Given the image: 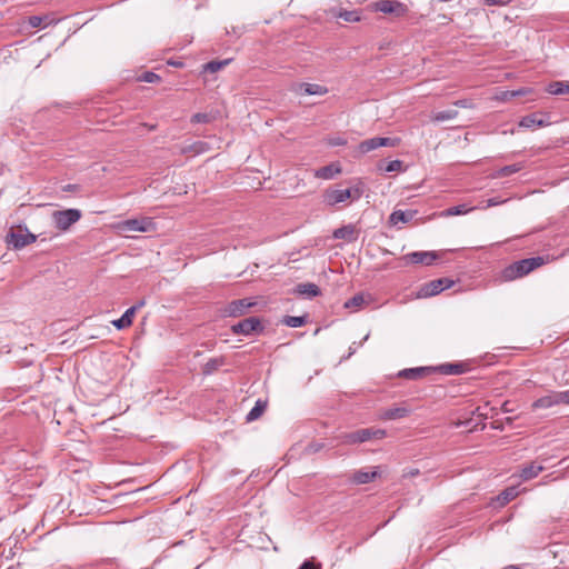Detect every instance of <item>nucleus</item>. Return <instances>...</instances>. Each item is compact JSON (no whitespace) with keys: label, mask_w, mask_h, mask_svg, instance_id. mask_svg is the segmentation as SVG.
Here are the masks:
<instances>
[{"label":"nucleus","mask_w":569,"mask_h":569,"mask_svg":"<svg viewBox=\"0 0 569 569\" xmlns=\"http://www.w3.org/2000/svg\"><path fill=\"white\" fill-rule=\"evenodd\" d=\"M341 172V168L338 164L330 163L321 167L315 172V177L323 180H330Z\"/></svg>","instance_id":"aec40b11"},{"label":"nucleus","mask_w":569,"mask_h":569,"mask_svg":"<svg viewBox=\"0 0 569 569\" xmlns=\"http://www.w3.org/2000/svg\"><path fill=\"white\" fill-rule=\"evenodd\" d=\"M42 22H43V18L40 17V16H31L29 17V24L32 27V28H39L42 26Z\"/></svg>","instance_id":"79ce46f5"},{"label":"nucleus","mask_w":569,"mask_h":569,"mask_svg":"<svg viewBox=\"0 0 569 569\" xmlns=\"http://www.w3.org/2000/svg\"><path fill=\"white\" fill-rule=\"evenodd\" d=\"M379 476L378 467L371 471L356 470L349 477V480L355 485H366L373 481Z\"/></svg>","instance_id":"2eb2a0df"},{"label":"nucleus","mask_w":569,"mask_h":569,"mask_svg":"<svg viewBox=\"0 0 569 569\" xmlns=\"http://www.w3.org/2000/svg\"><path fill=\"white\" fill-rule=\"evenodd\" d=\"M299 569H321L319 565H316L311 560H306L302 562Z\"/></svg>","instance_id":"de8ad7c7"},{"label":"nucleus","mask_w":569,"mask_h":569,"mask_svg":"<svg viewBox=\"0 0 569 569\" xmlns=\"http://www.w3.org/2000/svg\"><path fill=\"white\" fill-rule=\"evenodd\" d=\"M518 495L519 490L517 487H508L498 496L497 499L501 505H506L513 500Z\"/></svg>","instance_id":"c85d7f7f"},{"label":"nucleus","mask_w":569,"mask_h":569,"mask_svg":"<svg viewBox=\"0 0 569 569\" xmlns=\"http://www.w3.org/2000/svg\"><path fill=\"white\" fill-rule=\"evenodd\" d=\"M371 437L376 439H382L386 437V430L371 428Z\"/></svg>","instance_id":"49530a36"},{"label":"nucleus","mask_w":569,"mask_h":569,"mask_svg":"<svg viewBox=\"0 0 569 569\" xmlns=\"http://www.w3.org/2000/svg\"><path fill=\"white\" fill-rule=\"evenodd\" d=\"M510 0H483L486 6H506Z\"/></svg>","instance_id":"a18cd8bd"},{"label":"nucleus","mask_w":569,"mask_h":569,"mask_svg":"<svg viewBox=\"0 0 569 569\" xmlns=\"http://www.w3.org/2000/svg\"><path fill=\"white\" fill-rule=\"evenodd\" d=\"M416 211H402L396 210L389 217L391 224H398L399 222L407 223L413 219Z\"/></svg>","instance_id":"b1692460"},{"label":"nucleus","mask_w":569,"mask_h":569,"mask_svg":"<svg viewBox=\"0 0 569 569\" xmlns=\"http://www.w3.org/2000/svg\"><path fill=\"white\" fill-rule=\"evenodd\" d=\"M372 9L395 18L403 17L408 12V7L399 0H379L372 3Z\"/></svg>","instance_id":"423d86ee"},{"label":"nucleus","mask_w":569,"mask_h":569,"mask_svg":"<svg viewBox=\"0 0 569 569\" xmlns=\"http://www.w3.org/2000/svg\"><path fill=\"white\" fill-rule=\"evenodd\" d=\"M543 263L545 260L542 257L526 258L507 266L502 270L501 277L506 281H511L527 276L529 272L533 271L536 268L542 266Z\"/></svg>","instance_id":"f257e3e1"},{"label":"nucleus","mask_w":569,"mask_h":569,"mask_svg":"<svg viewBox=\"0 0 569 569\" xmlns=\"http://www.w3.org/2000/svg\"><path fill=\"white\" fill-rule=\"evenodd\" d=\"M231 331L234 335L249 336V335L254 333V332H262L263 331V326H262V323H261L259 318H257V317H249V318H246V319L239 321L238 323H234L231 327Z\"/></svg>","instance_id":"1a4fd4ad"},{"label":"nucleus","mask_w":569,"mask_h":569,"mask_svg":"<svg viewBox=\"0 0 569 569\" xmlns=\"http://www.w3.org/2000/svg\"><path fill=\"white\" fill-rule=\"evenodd\" d=\"M506 201H507L506 199H501L499 197L490 198V199H488L485 208L496 207V206L505 203Z\"/></svg>","instance_id":"37998d69"},{"label":"nucleus","mask_w":569,"mask_h":569,"mask_svg":"<svg viewBox=\"0 0 569 569\" xmlns=\"http://www.w3.org/2000/svg\"><path fill=\"white\" fill-rule=\"evenodd\" d=\"M204 142H201V141H198L196 143L192 144L191 149L196 152V153H200L203 151V147H204Z\"/></svg>","instance_id":"09e8293b"},{"label":"nucleus","mask_w":569,"mask_h":569,"mask_svg":"<svg viewBox=\"0 0 569 569\" xmlns=\"http://www.w3.org/2000/svg\"><path fill=\"white\" fill-rule=\"evenodd\" d=\"M144 305V301H140L138 305L130 307L124 311V313L117 320L112 321V325L118 329L122 330L132 325L133 317L142 306Z\"/></svg>","instance_id":"4468645a"},{"label":"nucleus","mask_w":569,"mask_h":569,"mask_svg":"<svg viewBox=\"0 0 569 569\" xmlns=\"http://www.w3.org/2000/svg\"><path fill=\"white\" fill-rule=\"evenodd\" d=\"M295 292L306 298H313L320 295V288L312 282L298 283L295 288Z\"/></svg>","instance_id":"6ab92c4d"},{"label":"nucleus","mask_w":569,"mask_h":569,"mask_svg":"<svg viewBox=\"0 0 569 569\" xmlns=\"http://www.w3.org/2000/svg\"><path fill=\"white\" fill-rule=\"evenodd\" d=\"M141 80L148 83H154L160 81V76L154 72L148 71L142 74Z\"/></svg>","instance_id":"ea45409f"},{"label":"nucleus","mask_w":569,"mask_h":569,"mask_svg":"<svg viewBox=\"0 0 569 569\" xmlns=\"http://www.w3.org/2000/svg\"><path fill=\"white\" fill-rule=\"evenodd\" d=\"M453 284V281L448 278H440L432 280L428 283L422 284L419 288V291L417 293L418 298H429L436 295H439L445 289L450 288Z\"/></svg>","instance_id":"0eeeda50"},{"label":"nucleus","mask_w":569,"mask_h":569,"mask_svg":"<svg viewBox=\"0 0 569 569\" xmlns=\"http://www.w3.org/2000/svg\"><path fill=\"white\" fill-rule=\"evenodd\" d=\"M307 322L306 316H286L282 320V323L290 328H299Z\"/></svg>","instance_id":"c756f323"},{"label":"nucleus","mask_w":569,"mask_h":569,"mask_svg":"<svg viewBox=\"0 0 569 569\" xmlns=\"http://www.w3.org/2000/svg\"><path fill=\"white\" fill-rule=\"evenodd\" d=\"M408 413H409V410L407 408H403V407L391 408V409H388L383 413V418L388 419V420H393V419L403 418V417L408 416Z\"/></svg>","instance_id":"7c9ffc66"},{"label":"nucleus","mask_w":569,"mask_h":569,"mask_svg":"<svg viewBox=\"0 0 569 569\" xmlns=\"http://www.w3.org/2000/svg\"><path fill=\"white\" fill-rule=\"evenodd\" d=\"M550 124L549 117L541 112H532L521 118L519 127L533 129L537 127H546Z\"/></svg>","instance_id":"ddd939ff"},{"label":"nucleus","mask_w":569,"mask_h":569,"mask_svg":"<svg viewBox=\"0 0 569 569\" xmlns=\"http://www.w3.org/2000/svg\"><path fill=\"white\" fill-rule=\"evenodd\" d=\"M402 166H403L402 161L392 160V161L388 162V164L385 168V171L386 172L400 171L402 169Z\"/></svg>","instance_id":"58836bf2"},{"label":"nucleus","mask_w":569,"mask_h":569,"mask_svg":"<svg viewBox=\"0 0 569 569\" xmlns=\"http://www.w3.org/2000/svg\"><path fill=\"white\" fill-rule=\"evenodd\" d=\"M558 405H563L561 391H550L532 402V409H549Z\"/></svg>","instance_id":"f8f14e48"},{"label":"nucleus","mask_w":569,"mask_h":569,"mask_svg":"<svg viewBox=\"0 0 569 569\" xmlns=\"http://www.w3.org/2000/svg\"><path fill=\"white\" fill-rule=\"evenodd\" d=\"M416 473H419V470L412 471L411 476H415Z\"/></svg>","instance_id":"603ef678"},{"label":"nucleus","mask_w":569,"mask_h":569,"mask_svg":"<svg viewBox=\"0 0 569 569\" xmlns=\"http://www.w3.org/2000/svg\"><path fill=\"white\" fill-rule=\"evenodd\" d=\"M254 305L256 302L247 298L233 300L224 307L223 315L226 317H240L244 315L247 310L253 307Z\"/></svg>","instance_id":"9b49d317"},{"label":"nucleus","mask_w":569,"mask_h":569,"mask_svg":"<svg viewBox=\"0 0 569 569\" xmlns=\"http://www.w3.org/2000/svg\"><path fill=\"white\" fill-rule=\"evenodd\" d=\"M453 104L457 107H460V108H472L473 107V103L469 99L457 100V101H455Z\"/></svg>","instance_id":"c03bdc74"},{"label":"nucleus","mask_w":569,"mask_h":569,"mask_svg":"<svg viewBox=\"0 0 569 569\" xmlns=\"http://www.w3.org/2000/svg\"><path fill=\"white\" fill-rule=\"evenodd\" d=\"M543 470L545 467L542 465H539L537 462H530L529 465H525L521 467L519 477L523 481H528L530 479L536 478Z\"/></svg>","instance_id":"f3484780"},{"label":"nucleus","mask_w":569,"mask_h":569,"mask_svg":"<svg viewBox=\"0 0 569 569\" xmlns=\"http://www.w3.org/2000/svg\"><path fill=\"white\" fill-rule=\"evenodd\" d=\"M416 473H419V470L412 471L411 476H415Z\"/></svg>","instance_id":"3c124183"},{"label":"nucleus","mask_w":569,"mask_h":569,"mask_svg":"<svg viewBox=\"0 0 569 569\" xmlns=\"http://www.w3.org/2000/svg\"><path fill=\"white\" fill-rule=\"evenodd\" d=\"M266 402H262L261 400H258L254 405V407L248 412L247 415V421H254L257 420L264 411L266 409Z\"/></svg>","instance_id":"2f4dec72"},{"label":"nucleus","mask_w":569,"mask_h":569,"mask_svg":"<svg viewBox=\"0 0 569 569\" xmlns=\"http://www.w3.org/2000/svg\"><path fill=\"white\" fill-rule=\"evenodd\" d=\"M437 259L438 254L433 251H415L401 257V261L405 266L410 263L431 266Z\"/></svg>","instance_id":"9d476101"},{"label":"nucleus","mask_w":569,"mask_h":569,"mask_svg":"<svg viewBox=\"0 0 569 569\" xmlns=\"http://www.w3.org/2000/svg\"><path fill=\"white\" fill-rule=\"evenodd\" d=\"M303 92L309 96H323L328 92V89L317 83H303L301 84Z\"/></svg>","instance_id":"a878e982"},{"label":"nucleus","mask_w":569,"mask_h":569,"mask_svg":"<svg viewBox=\"0 0 569 569\" xmlns=\"http://www.w3.org/2000/svg\"><path fill=\"white\" fill-rule=\"evenodd\" d=\"M120 232H152L156 231V222L150 217L128 219L117 224Z\"/></svg>","instance_id":"20e7f679"},{"label":"nucleus","mask_w":569,"mask_h":569,"mask_svg":"<svg viewBox=\"0 0 569 569\" xmlns=\"http://www.w3.org/2000/svg\"><path fill=\"white\" fill-rule=\"evenodd\" d=\"M365 302H366V300L362 295H356L345 302V307L348 309H350V308L357 309V308L362 307L365 305Z\"/></svg>","instance_id":"f704fd0d"},{"label":"nucleus","mask_w":569,"mask_h":569,"mask_svg":"<svg viewBox=\"0 0 569 569\" xmlns=\"http://www.w3.org/2000/svg\"><path fill=\"white\" fill-rule=\"evenodd\" d=\"M466 370V365L463 363H443L437 368H433V371H439L442 375L447 376H456L461 375Z\"/></svg>","instance_id":"412c9836"},{"label":"nucleus","mask_w":569,"mask_h":569,"mask_svg":"<svg viewBox=\"0 0 569 569\" xmlns=\"http://www.w3.org/2000/svg\"><path fill=\"white\" fill-rule=\"evenodd\" d=\"M224 365L226 358L223 356L211 358L202 366V373L204 376H210L218 371Z\"/></svg>","instance_id":"4be33fe9"},{"label":"nucleus","mask_w":569,"mask_h":569,"mask_svg":"<svg viewBox=\"0 0 569 569\" xmlns=\"http://www.w3.org/2000/svg\"><path fill=\"white\" fill-rule=\"evenodd\" d=\"M216 119L212 112H198L191 117L192 123H209Z\"/></svg>","instance_id":"72a5a7b5"},{"label":"nucleus","mask_w":569,"mask_h":569,"mask_svg":"<svg viewBox=\"0 0 569 569\" xmlns=\"http://www.w3.org/2000/svg\"><path fill=\"white\" fill-rule=\"evenodd\" d=\"M228 63H229V60L210 61L204 66V70L213 73V72L219 71L222 67L227 66Z\"/></svg>","instance_id":"e433bc0d"},{"label":"nucleus","mask_w":569,"mask_h":569,"mask_svg":"<svg viewBox=\"0 0 569 569\" xmlns=\"http://www.w3.org/2000/svg\"><path fill=\"white\" fill-rule=\"evenodd\" d=\"M561 393H562L563 405H569V389L566 391H561Z\"/></svg>","instance_id":"8fccbe9b"},{"label":"nucleus","mask_w":569,"mask_h":569,"mask_svg":"<svg viewBox=\"0 0 569 569\" xmlns=\"http://www.w3.org/2000/svg\"><path fill=\"white\" fill-rule=\"evenodd\" d=\"M399 141L398 138L373 137L361 141L358 149L360 153L365 154L380 147H396Z\"/></svg>","instance_id":"6e6552de"},{"label":"nucleus","mask_w":569,"mask_h":569,"mask_svg":"<svg viewBox=\"0 0 569 569\" xmlns=\"http://www.w3.org/2000/svg\"><path fill=\"white\" fill-rule=\"evenodd\" d=\"M372 439L371 428L360 429L343 436V442L348 445L361 443Z\"/></svg>","instance_id":"dca6fc26"},{"label":"nucleus","mask_w":569,"mask_h":569,"mask_svg":"<svg viewBox=\"0 0 569 569\" xmlns=\"http://www.w3.org/2000/svg\"><path fill=\"white\" fill-rule=\"evenodd\" d=\"M522 169V166L519 164V163H513V164H509V166H505L502 167L499 171H498V174L500 177H508L512 173H516L518 171H520Z\"/></svg>","instance_id":"c9c22d12"},{"label":"nucleus","mask_w":569,"mask_h":569,"mask_svg":"<svg viewBox=\"0 0 569 569\" xmlns=\"http://www.w3.org/2000/svg\"><path fill=\"white\" fill-rule=\"evenodd\" d=\"M457 116H458L457 110L448 109V110H443V111L433 112L431 114V120L435 122H442V121L455 119V118H457Z\"/></svg>","instance_id":"bb28decb"},{"label":"nucleus","mask_w":569,"mask_h":569,"mask_svg":"<svg viewBox=\"0 0 569 569\" xmlns=\"http://www.w3.org/2000/svg\"><path fill=\"white\" fill-rule=\"evenodd\" d=\"M547 92L550 94H567L569 93V82L568 81H553L548 84Z\"/></svg>","instance_id":"393cba45"},{"label":"nucleus","mask_w":569,"mask_h":569,"mask_svg":"<svg viewBox=\"0 0 569 569\" xmlns=\"http://www.w3.org/2000/svg\"><path fill=\"white\" fill-rule=\"evenodd\" d=\"M529 92H531V89H529V88H522L519 90L507 91V92H505V99H510V98H515L518 96H525V94H528Z\"/></svg>","instance_id":"4c0bfd02"},{"label":"nucleus","mask_w":569,"mask_h":569,"mask_svg":"<svg viewBox=\"0 0 569 569\" xmlns=\"http://www.w3.org/2000/svg\"><path fill=\"white\" fill-rule=\"evenodd\" d=\"M362 196V189L359 186L349 189L328 188L325 190L322 198L325 204L333 207L348 200L357 201Z\"/></svg>","instance_id":"f03ea898"},{"label":"nucleus","mask_w":569,"mask_h":569,"mask_svg":"<svg viewBox=\"0 0 569 569\" xmlns=\"http://www.w3.org/2000/svg\"><path fill=\"white\" fill-rule=\"evenodd\" d=\"M81 218L79 209L57 210L52 212V221L54 227L60 231H67L69 228L78 222Z\"/></svg>","instance_id":"39448f33"},{"label":"nucleus","mask_w":569,"mask_h":569,"mask_svg":"<svg viewBox=\"0 0 569 569\" xmlns=\"http://www.w3.org/2000/svg\"><path fill=\"white\" fill-rule=\"evenodd\" d=\"M416 473H419V470L412 471L411 476H415Z\"/></svg>","instance_id":"864d4df0"},{"label":"nucleus","mask_w":569,"mask_h":569,"mask_svg":"<svg viewBox=\"0 0 569 569\" xmlns=\"http://www.w3.org/2000/svg\"><path fill=\"white\" fill-rule=\"evenodd\" d=\"M346 22H358L361 20L360 12L358 10H341L338 14Z\"/></svg>","instance_id":"473e14b6"},{"label":"nucleus","mask_w":569,"mask_h":569,"mask_svg":"<svg viewBox=\"0 0 569 569\" xmlns=\"http://www.w3.org/2000/svg\"><path fill=\"white\" fill-rule=\"evenodd\" d=\"M335 239H342L347 242H353L357 240L356 228L352 224L342 226L333 231Z\"/></svg>","instance_id":"a211bd4d"},{"label":"nucleus","mask_w":569,"mask_h":569,"mask_svg":"<svg viewBox=\"0 0 569 569\" xmlns=\"http://www.w3.org/2000/svg\"><path fill=\"white\" fill-rule=\"evenodd\" d=\"M328 144L331 147L345 146L347 140L343 137L337 136L328 139Z\"/></svg>","instance_id":"a19ab883"},{"label":"nucleus","mask_w":569,"mask_h":569,"mask_svg":"<svg viewBox=\"0 0 569 569\" xmlns=\"http://www.w3.org/2000/svg\"><path fill=\"white\" fill-rule=\"evenodd\" d=\"M36 240L37 236L31 233L26 226L12 227L6 236V243L14 250H20Z\"/></svg>","instance_id":"7ed1b4c3"},{"label":"nucleus","mask_w":569,"mask_h":569,"mask_svg":"<svg viewBox=\"0 0 569 569\" xmlns=\"http://www.w3.org/2000/svg\"><path fill=\"white\" fill-rule=\"evenodd\" d=\"M473 209L475 208L467 207V204H458V206H453V207L446 209L441 214L443 217L460 216V214H466V213L472 211Z\"/></svg>","instance_id":"cd10ccee"},{"label":"nucleus","mask_w":569,"mask_h":569,"mask_svg":"<svg viewBox=\"0 0 569 569\" xmlns=\"http://www.w3.org/2000/svg\"><path fill=\"white\" fill-rule=\"evenodd\" d=\"M433 371V368L431 367H418V368H410V369H403L399 372V377L416 380L421 378L425 373Z\"/></svg>","instance_id":"5701e85b"}]
</instances>
